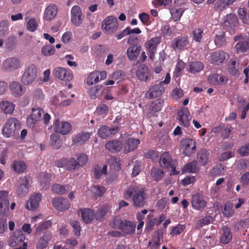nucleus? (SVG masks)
Listing matches in <instances>:
<instances>
[{
    "mask_svg": "<svg viewBox=\"0 0 249 249\" xmlns=\"http://www.w3.org/2000/svg\"><path fill=\"white\" fill-rule=\"evenodd\" d=\"M228 79L222 74L214 73L211 74L208 78V82L213 86L225 85L227 84Z\"/></svg>",
    "mask_w": 249,
    "mask_h": 249,
    "instance_id": "26",
    "label": "nucleus"
},
{
    "mask_svg": "<svg viewBox=\"0 0 249 249\" xmlns=\"http://www.w3.org/2000/svg\"><path fill=\"white\" fill-rule=\"evenodd\" d=\"M15 105L12 102L3 99L0 102V109L6 115H11L15 110Z\"/></svg>",
    "mask_w": 249,
    "mask_h": 249,
    "instance_id": "30",
    "label": "nucleus"
},
{
    "mask_svg": "<svg viewBox=\"0 0 249 249\" xmlns=\"http://www.w3.org/2000/svg\"><path fill=\"white\" fill-rule=\"evenodd\" d=\"M165 91V87L162 83L151 86L146 93L147 97L153 99L160 96Z\"/></svg>",
    "mask_w": 249,
    "mask_h": 249,
    "instance_id": "16",
    "label": "nucleus"
},
{
    "mask_svg": "<svg viewBox=\"0 0 249 249\" xmlns=\"http://www.w3.org/2000/svg\"><path fill=\"white\" fill-rule=\"evenodd\" d=\"M71 129V124L66 122H59L56 124L54 130L57 133L62 135H66L69 133Z\"/></svg>",
    "mask_w": 249,
    "mask_h": 249,
    "instance_id": "32",
    "label": "nucleus"
},
{
    "mask_svg": "<svg viewBox=\"0 0 249 249\" xmlns=\"http://www.w3.org/2000/svg\"><path fill=\"white\" fill-rule=\"evenodd\" d=\"M37 74L36 67L33 64H30L25 69L21 76V82L25 86L32 85L36 81Z\"/></svg>",
    "mask_w": 249,
    "mask_h": 249,
    "instance_id": "4",
    "label": "nucleus"
},
{
    "mask_svg": "<svg viewBox=\"0 0 249 249\" xmlns=\"http://www.w3.org/2000/svg\"><path fill=\"white\" fill-rule=\"evenodd\" d=\"M225 34L224 31H220L215 35L214 42L217 46L220 47L225 43Z\"/></svg>",
    "mask_w": 249,
    "mask_h": 249,
    "instance_id": "50",
    "label": "nucleus"
},
{
    "mask_svg": "<svg viewBox=\"0 0 249 249\" xmlns=\"http://www.w3.org/2000/svg\"><path fill=\"white\" fill-rule=\"evenodd\" d=\"M189 43V41L187 36H180L173 40L171 47L175 51L180 50L187 47Z\"/></svg>",
    "mask_w": 249,
    "mask_h": 249,
    "instance_id": "19",
    "label": "nucleus"
},
{
    "mask_svg": "<svg viewBox=\"0 0 249 249\" xmlns=\"http://www.w3.org/2000/svg\"><path fill=\"white\" fill-rule=\"evenodd\" d=\"M102 28L106 30L108 34H113L115 33L118 27V20L113 16H108L103 21Z\"/></svg>",
    "mask_w": 249,
    "mask_h": 249,
    "instance_id": "8",
    "label": "nucleus"
},
{
    "mask_svg": "<svg viewBox=\"0 0 249 249\" xmlns=\"http://www.w3.org/2000/svg\"><path fill=\"white\" fill-rule=\"evenodd\" d=\"M185 4L181 0H175L174 5L170 9L172 18L175 21H179L185 10Z\"/></svg>",
    "mask_w": 249,
    "mask_h": 249,
    "instance_id": "7",
    "label": "nucleus"
},
{
    "mask_svg": "<svg viewBox=\"0 0 249 249\" xmlns=\"http://www.w3.org/2000/svg\"><path fill=\"white\" fill-rule=\"evenodd\" d=\"M31 179L30 177H24L18 180V186L17 193L18 196H23L26 195L29 192V188L31 185Z\"/></svg>",
    "mask_w": 249,
    "mask_h": 249,
    "instance_id": "12",
    "label": "nucleus"
},
{
    "mask_svg": "<svg viewBox=\"0 0 249 249\" xmlns=\"http://www.w3.org/2000/svg\"><path fill=\"white\" fill-rule=\"evenodd\" d=\"M178 117L180 124L185 127L190 125L192 117L187 108L181 107L178 111Z\"/></svg>",
    "mask_w": 249,
    "mask_h": 249,
    "instance_id": "13",
    "label": "nucleus"
},
{
    "mask_svg": "<svg viewBox=\"0 0 249 249\" xmlns=\"http://www.w3.org/2000/svg\"><path fill=\"white\" fill-rule=\"evenodd\" d=\"M12 169L17 173L24 172L27 168L25 163L21 160H14L12 164Z\"/></svg>",
    "mask_w": 249,
    "mask_h": 249,
    "instance_id": "40",
    "label": "nucleus"
},
{
    "mask_svg": "<svg viewBox=\"0 0 249 249\" xmlns=\"http://www.w3.org/2000/svg\"><path fill=\"white\" fill-rule=\"evenodd\" d=\"M124 150L125 153L134 150L140 143L139 139L128 137L124 139Z\"/></svg>",
    "mask_w": 249,
    "mask_h": 249,
    "instance_id": "27",
    "label": "nucleus"
},
{
    "mask_svg": "<svg viewBox=\"0 0 249 249\" xmlns=\"http://www.w3.org/2000/svg\"><path fill=\"white\" fill-rule=\"evenodd\" d=\"M163 100L158 99L151 103L149 106L150 110L153 113L160 111L163 106Z\"/></svg>",
    "mask_w": 249,
    "mask_h": 249,
    "instance_id": "42",
    "label": "nucleus"
},
{
    "mask_svg": "<svg viewBox=\"0 0 249 249\" xmlns=\"http://www.w3.org/2000/svg\"><path fill=\"white\" fill-rule=\"evenodd\" d=\"M107 74L106 71H94L89 74L88 75L86 84L89 86H91L94 83H97L99 81L104 80L107 78Z\"/></svg>",
    "mask_w": 249,
    "mask_h": 249,
    "instance_id": "15",
    "label": "nucleus"
},
{
    "mask_svg": "<svg viewBox=\"0 0 249 249\" xmlns=\"http://www.w3.org/2000/svg\"><path fill=\"white\" fill-rule=\"evenodd\" d=\"M10 196L7 191H0V215L8 216L10 214L9 211Z\"/></svg>",
    "mask_w": 249,
    "mask_h": 249,
    "instance_id": "6",
    "label": "nucleus"
},
{
    "mask_svg": "<svg viewBox=\"0 0 249 249\" xmlns=\"http://www.w3.org/2000/svg\"><path fill=\"white\" fill-rule=\"evenodd\" d=\"M161 40L160 36H155L151 38L145 43V46L149 53V58L151 60L154 59L157 46L160 43Z\"/></svg>",
    "mask_w": 249,
    "mask_h": 249,
    "instance_id": "10",
    "label": "nucleus"
},
{
    "mask_svg": "<svg viewBox=\"0 0 249 249\" xmlns=\"http://www.w3.org/2000/svg\"><path fill=\"white\" fill-rule=\"evenodd\" d=\"M223 233L221 238V241L224 244H228L231 240L232 234L230 229L227 227H223Z\"/></svg>",
    "mask_w": 249,
    "mask_h": 249,
    "instance_id": "48",
    "label": "nucleus"
},
{
    "mask_svg": "<svg viewBox=\"0 0 249 249\" xmlns=\"http://www.w3.org/2000/svg\"><path fill=\"white\" fill-rule=\"evenodd\" d=\"M25 239V236L21 231H16L9 237L8 243L10 246L14 247L23 242Z\"/></svg>",
    "mask_w": 249,
    "mask_h": 249,
    "instance_id": "17",
    "label": "nucleus"
},
{
    "mask_svg": "<svg viewBox=\"0 0 249 249\" xmlns=\"http://www.w3.org/2000/svg\"><path fill=\"white\" fill-rule=\"evenodd\" d=\"M132 196L133 205L135 207L141 208L145 205L147 195L143 187L135 184L130 185L125 191L124 197L128 199Z\"/></svg>",
    "mask_w": 249,
    "mask_h": 249,
    "instance_id": "1",
    "label": "nucleus"
},
{
    "mask_svg": "<svg viewBox=\"0 0 249 249\" xmlns=\"http://www.w3.org/2000/svg\"><path fill=\"white\" fill-rule=\"evenodd\" d=\"M51 235L49 233H44L41 237H40L36 245L37 249H44L46 248L48 244L49 241L50 240Z\"/></svg>",
    "mask_w": 249,
    "mask_h": 249,
    "instance_id": "37",
    "label": "nucleus"
},
{
    "mask_svg": "<svg viewBox=\"0 0 249 249\" xmlns=\"http://www.w3.org/2000/svg\"><path fill=\"white\" fill-rule=\"evenodd\" d=\"M63 162L64 167L67 170L72 171L80 168L75 158H71L69 160H64Z\"/></svg>",
    "mask_w": 249,
    "mask_h": 249,
    "instance_id": "39",
    "label": "nucleus"
},
{
    "mask_svg": "<svg viewBox=\"0 0 249 249\" xmlns=\"http://www.w3.org/2000/svg\"><path fill=\"white\" fill-rule=\"evenodd\" d=\"M84 16L81 8L78 5H74L71 10V21L76 27L80 26L83 23Z\"/></svg>",
    "mask_w": 249,
    "mask_h": 249,
    "instance_id": "9",
    "label": "nucleus"
},
{
    "mask_svg": "<svg viewBox=\"0 0 249 249\" xmlns=\"http://www.w3.org/2000/svg\"><path fill=\"white\" fill-rule=\"evenodd\" d=\"M196 161H193L186 165L182 169L183 173H195L197 171Z\"/></svg>",
    "mask_w": 249,
    "mask_h": 249,
    "instance_id": "53",
    "label": "nucleus"
},
{
    "mask_svg": "<svg viewBox=\"0 0 249 249\" xmlns=\"http://www.w3.org/2000/svg\"><path fill=\"white\" fill-rule=\"evenodd\" d=\"M238 22V20L236 16L233 14H229L225 18L223 27L226 30L230 32H233Z\"/></svg>",
    "mask_w": 249,
    "mask_h": 249,
    "instance_id": "20",
    "label": "nucleus"
},
{
    "mask_svg": "<svg viewBox=\"0 0 249 249\" xmlns=\"http://www.w3.org/2000/svg\"><path fill=\"white\" fill-rule=\"evenodd\" d=\"M141 51V46L133 45L129 47L127 50V55L129 59L131 61H135L137 59Z\"/></svg>",
    "mask_w": 249,
    "mask_h": 249,
    "instance_id": "34",
    "label": "nucleus"
},
{
    "mask_svg": "<svg viewBox=\"0 0 249 249\" xmlns=\"http://www.w3.org/2000/svg\"><path fill=\"white\" fill-rule=\"evenodd\" d=\"M227 7L228 6L226 5L224 0H218L214 3L213 8L216 11L221 12Z\"/></svg>",
    "mask_w": 249,
    "mask_h": 249,
    "instance_id": "64",
    "label": "nucleus"
},
{
    "mask_svg": "<svg viewBox=\"0 0 249 249\" xmlns=\"http://www.w3.org/2000/svg\"><path fill=\"white\" fill-rule=\"evenodd\" d=\"M52 223L50 220H48L39 224L36 229L35 234L38 235L43 232L45 230L52 226Z\"/></svg>",
    "mask_w": 249,
    "mask_h": 249,
    "instance_id": "44",
    "label": "nucleus"
},
{
    "mask_svg": "<svg viewBox=\"0 0 249 249\" xmlns=\"http://www.w3.org/2000/svg\"><path fill=\"white\" fill-rule=\"evenodd\" d=\"M238 14L244 24L249 25V12L246 8H240L238 10Z\"/></svg>",
    "mask_w": 249,
    "mask_h": 249,
    "instance_id": "46",
    "label": "nucleus"
},
{
    "mask_svg": "<svg viewBox=\"0 0 249 249\" xmlns=\"http://www.w3.org/2000/svg\"><path fill=\"white\" fill-rule=\"evenodd\" d=\"M113 224L115 228L121 230L124 234H132L135 233L136 224L130 221L122 220L117 218L114 219Z\"/></svg>",
    "mask_w": 249,
    "mask_h": 249,
    "instance_id": "5",
    "label": "nucleus"
},
{
    "mask_svg": "<svg viewBox=\"0 0 249 249\" xmlns=\"http://www.w3.org/2000/svg\"><path fill=\"white\" fill-rule=\"evenodd\" d=\"M181 148L183 154L185 156H190L196 149V142L191 139H185L181 142Z\"/></svg>",
    "mask_w": 249,
    "mask_h": 249,
    "instance_id": "14",
    "label": "nucleus"
},
{
    "mask_svg": "<svg viewBox=\"0 0 249 249\" xmlns=\"http://www.w3.org/2000/svg\"><path fill=\"white\" fill-rule=\"evenodd\" d=\"M21 126L20 122L16 118L8 119L2 128V134L6 138H10L18 132Z\"/></svg>",
    "mask_w": 249,
    "mask_h": 249,
    "instance_id": "3",
    "label": "nucleus"
},
{
    "mask_svg": "<svg viewBox=\"0 0 249 249\" xmlns=\"http://www.w3.org/2000/svg\"><path fill=\"white\" fill-rule=\"evenodd\" d=\"M57 13V6L53 4L48 6L44 12L43 18L47 21H50L56 16Z\"/></svg>",
    "mask_w": 249,
    "mask_h": 249,
    "instance_id": "33",
    "label": "nucleus"
},
{
    "mask_svg": "<svg viewBox=\"0 0 249 249\" xmlns=\"http://www.w3.org/2000/svg\"><path fill=\"white\" fill-rule=\"evenodd\" d=\"M90 137V133L89 132H81L76 135L73 139L72 142L76 145H81L87 142Z\"/></svg>",
    "mask_w": 249,
    "mask_h": 249,
    "instance_id": "36",
    "label": "nucleus"
},
{
    "mask_svg": "<svg viewBox=\"0 0 249 249\" xmlns=\"http://www.w3.org/2000/svg\"><path fill=\"white\" fill-rule=\"evenodd\" d=\"M60 136L57 133H53L50 136V143L55 149H58L61 146Z\"/></svg>",
    "mask_w": 249,
    "mask_h": 249,
    "instance_id": "43",
    "label": "nucleus"
},
{
    "mask_svg": "<svg viewBox=\"0 0 249 249\" xmlns=\"http://www.w3.org/2000/svg\"><path fill=\"white\" fill-rule=\"evenodd\" d=\"M162 234L158 232L152 239L149 241L148 246L151 249H157L162 243Z\"/></svg>",
    "mask_w": 249,
    "mask_h": 249,
    "instance_id": "38",
    "label": "nucleus"
},
{
    "mask_svg": "<svg viewBox=\"0 0 249 249\" xmlns=\"http://www.w3.org/2000/svg\"><path fill=\"white\" fill-rule=\"evenodd\" d=\"M102 86L101 85H97L90 89L89 93L91 99H95L100 95L99 90H101Z\"/></svg>",
    "mask_w": 249,
    "mask_h": 249,
    "instance_id": "58",
    "label": "nucleus"
},
{
    "mask_svg": "<svg viewBox=\"0 0 249 249\" xmlns=\"http://www.w3.org/2000/svg\"><path fill=\"white\" fill-rule=\"evenodd\" d=\"M204 68L202 63H190L189 71L192 73L199 72Z\"/></svg>",
    "mask_w": 249,
    "mask_h": 249,
    "instance_id": "61",
    "label": "nucleus"
},
{
    "mask_svg": "<svg viewBox=\"0 0 249 249\" xmlns=\"http://www.w3.org/2000/svg\"><path fill=\"white\" fill-rule=\"evenodd\" d=\"M21 67L20 63H3L2 68L6 71H12Z\"/></svg>",
    "mask_w": 249,
    "mask_h": 249,
    "instance_id": "59",
    "label": "nucleus"
},
{
    "mask_svg": "<svg viewBox=\"0 0 249 249\" xmlns=\"http://www.w3.org/2000/svg\"><path fill=\"white\" fill-rule=\"evenodd\" d=\"M229 55L223 51H217L212 53L208 59L211 62H224L229 59Z\"/></svg>",
    "mask_w": 249,
    "mask_h": 249,
    "instance_id": "24",
    "label": "nucleus"
},
{
    "mask_svg": "<svg viewBox=\"0 0 249 249\" xmlns=\"http://www.w3.org/2000/svg\"><path fill=\"white\" fill-rule=\"evenodd\" d=\"M107 165H104L102 168L101 167L95 168L94 172V176L96 178H99L103 175H105L107 172Z\"/></svg>",
    "mask_w": 249,
    "mask_h": 249,
    "instance_id": "63",
    "label": "nucleus"
},
{
    "mask_svg": "<svg viewBox=\"0 0 249 249\" xmlns=\"http://www.w3.org/2000/svg\"><path fill=\"white\" fill-rule=\"evenodd\" d=\"M238 52L245 53L249 51V40H244L239 41L235 46Z\"/></svg>",
    "mask_w": 249,
    "mask_h": 249,
    "instance_id": "45",
    "label": "nucleus"
},
{
    "mask_svg": "<svg viewBox=\"0 0 249 249\" xmlns=\"http://www.w3.org/2000/svg\"><path fill=\"white\" fill-rule=\"evenodd\" d=\"M75 159L79 167L84 166L89 160L88 156L83 153L76 154Z\"/></svg>",
    "mask_w": 249,
    "mask_h": 249,
    "instance_id": "54",
    "label": "nucleus"
},
{
    "mask_svg": "<svg viewBox=\"0 0 249 249\" xmlns=\"http://www.w3.org/2000/svg\"><path fill=\"white\" fill-rule=\"evenodd\" d=\"M105 147L111 152H119L123 148V142L119 140L109 141L106 143Z\"/></svg>",
    "mask_w": 249,
    "mask_h": 249,
    "instance_id": "31",
    "label": "nucleus"
},
{
    "mask_svg": "<svg viewBox=\"0 0 249 249\" xmlns=\"http://www.w3.org/2000/svg\"><path fill=\"white\" fill-rule=\"evenodd\" d=\"M53 207L59 211H64L70 208V202L66 198L55 197L53 199Z\"/></svg>",
    "mask_w": 249,
    "mask_h": 249,
    "instance_id": "21",
    "label": "nucleus"
},
{
    "mask_svg": "<svg viewBox=\"0 0 249 249\" xmlns=\"http://www.w3.org/2000/svg\"><path fill=\"white\" fill-rule=\"evenodd\" d=\"M43 115L44 123L48 124L51 119L50 115L48 113H44L43 110L40 107H33L31 114L27 119L28 125L32 128L35 127L41 121Z\"/></svg>",
    "mask_w": 249,
    "mask_h": 249,
    "instance_id": "2",
    "label": "nucleus"
},
{
    "mask_svg": "<svg viewBox=\"0 0 249 249\" xmlns=\"http://www.w3.org/2000/svg\"><path fill=\"white\" fill-rule=\"evenodd\" d=\"M174 162L175 161L173 160L169 154L168 152H164L161 155L159 162L162 168L168 169Z\"/></svg>",
    "mask_w": 249,
    "mask_h": 249,
    "instance_id": "35",
    "label": "nucleus"
},
{
    "mask_svg": "<svg viewBox=\"0 0 249 249\" xmlns=\"http://www.w3.org/2000/svg\"><path fill=\"white\" fill-rule=\"evenodd\" d=\"M55 52L54 46L50 44L44 46L41 49V53L44 56H50L54 54Z\"/></svg>",
    "mask_w": 249,
    "mask_h": 249,
    "instance_id": "56",
    "label": "nucleus"
},
{
    "mask_svg": "<svg viewBox=\"0 0 249 249\" xmlns=\"http://www.w3.org/2000/svg\"><path fill=\"white\" fill-rule=\"evenodd\" d=\"M53 191L58 194H64L69 190V187L67 185H61L59 184H55L52 186Z\"/></svg>",
    "mask_w": 249,
    "mask_h": 249,
    "instance_id": "52",
    "label": "nucleus"
},
{
    "mask_svg": "<svg viewBox=\"0 0 249 249\" xmlns=\"http://www.w3.org/2000/svg\"><path fill=\"white\" fill-rule=\"evenodd\" d=\"M33 99L36 102L41 103L45 99V95L41 89L37 88L33 92Z\"/></svg>",
    "mask_w": 249,
    "mask_h": 249,
    "instance_id": "47",
    "label": "nucleus"
},
{
    "mask_svg": "<svg viewBox=\"0 0 249 249\" xmlns=\"http://www.w3.org/2000/svg\"><path fill=\"white\" fill-rule=\"evenodd\" d=\"M136 72L137 77L140 80L147 81L150 79V71L147 67L144 64L140 65Z\"/></svg>",
    "mask_w": 249,
    "mask_h": 249,
    "instance_id": "25",
    "label": "nucleus"
},
{
    "mask_svg": "<svg viewBox=\"0 0 249 249\" xmlns=\"http://www.w3.org/2000/svg\"><path fill=\"white\" fill-rule=\"evenodd\" d=\"M9 89L11 94L15 97L21 96L25 91V88L18 81H12L10 83Z\"/></svg>",
    "mask_w": 249,
    "mask_h": 249,
    "instance_id": "18",
    "label": "nucleus"
},
{
    "mask_svg": "<svg viewBox=\"0 0 249 249\" xmlns=\"http://www.w3.org/2000/svg\"><path fill=\"white\" fill-rule=\"evenodd\" d=\"M108 211L107 206H103L98 210L95 213V218L99 221H101L106 215Z\"/></svg>",
    "mask_w": 249,
    "mask_h": 249,
    "instance_id": "60",
    "label": "nucleus"
},
{
    "mask_svg": "<svg viewBox=\"0 0 249 249\" xmlns=\"http://www.w3.org/2000/svg\"><path fill=\"white\" fill-rule=\"evenodd\" d=\"M203 30L200 28H196L192 31L193 39L197 42H200L203 35Z\"/></svg>",
    "mask_w": 249,
    "mask_h": 249,
    "instance_id": "55",
    "label": "nucleus"
},
{
    "mask_svg": "<svg viewBox=\"0 0 249 249\" xmlns=\"http://www.w3.org/2000/svg\"><path fill=\"white\" fill-rule=\"evenodd\" d=\"M185 225L178 224L172 228L170 232V234L173 236H176L181 233L185 229Z\"/></svg>",
    "mask_w": 249,
    "mask_h": 249,
    "instance_id": "62",
    "label": "nucleus"
},
{
    "mask_svg": "<svg viewBox=\"0 0 249 249\" xmlns=\"http://www.w3.org/2000/svg\"><path fill=\"white\" fill-rule=\"evenodd\" d=\"M53 73L56 78L60 80L70 81L73 78L71 71L65 68L56 67L53 70Z\"/></svg>",
    "mask_w": 249,
    "mask_h": 249,
    "instance_id": "11",
    "label": "nucleus"
},
{
    "mask_svg": "<svg viewBox=\"0 0 249 249\" xmlns=\"http://www.w3.org/2000/svg\"><path fill=\"white\" fill-rule=\"evenodd\" d=\"M159 156L158 152L153 150H148L144 153V157L147 159H150L153 162L158 161Z\"/></svg>",
    "mask_w": 249,
    "mask_h": 249,
    "instance_id": "57",
    "label": "nucleus"
},
{
    "mask_svg": "<svg viewBox=\"0 0 249 249\" xmlns=\"http://www.w3.org/2000/svg\"><path fill=\"white\" fill-rule=\"evenodd\" d=\"M78 214L85 223H89L95 218L94 211L89 208L81 209L79 210Z\"/></svg>",
    "mask_w": 249,
    "mask_h": 249,
    "instance_id": "22",
    "label": "nucleus"
},
{
    "mask_svg": "<svg viewBox=\"0 0 249 249\" xmlns=\"http://www.w3.org/2000/svg\"><path fill=\"white\" fill-rule=\"evenodd\" d=\"M223 214L226 217H231L234 213L233 204L229 202L226 203L222 209Z\"/></svg>",
    "mask_w": 249,
    "mask_h": 249,
    "instance_id": "49",
    "label": "nucleus"
},
{
    "mask_svg": "<svg viewBox=\"0 0 249 249\" xmlns=\"http://www.w3.org/2000/svg\"><path fill=\"white\" fill-rule=\"evenodd\" d=\"M164 175V172L158 168H153L151 171V176L156 181L160 180Z\"/></svg>",
    "mask_w": 249,
    "mask_h": 249,
    "instance_id": "51",
    "label": "nucleus"
},
{
    "mask_svg": "<svg viewBox=\"0 0 249 249\" xmlns=\"http://www.w3.org/2000/svg\"><path fill=\"white\" fill-rule=\"evenodd\" d=\"M197 159L201 165H205L209 160L208 152L205 150H202L198 151L197 154Z\"/></svg>",
    "mask_w": 249,
    "mask_h": 249,
    "instance_id": "41",
    "label": "nucleus"
},
{
    "mask_svg": "<svg viewBox=\"0 0 249 249\" xmlns=\"http://www.w3.org/2000/svg\"><path fill=\"white\" fill-rule=\"evenodd\" d=\"M191 203L192 207L197 210H201L204 209L207 204L202 196L198 194H195L193 196Z\"/></svg>",
    "mask_w": 249,
    "mask_h": 249,
    "instance_id": "28",
    "label": "nucleus"
},
{
    "mask_svg": "<svg viewBox=\"0 0 249 249\" xmlns=\"http://www.w3.org/2000/svg\"><path fill=\"white\" fill-rule=\"evenodd\" d=\"M119 130L118 126L109 127L107 125H103L98 129V133L101 138L105 139L112 134L116 133Z\"/></svg>",
    "mask_w": 249,
    "mask_h": 249,
    "instance_id": "29",
    "label": "nucleus"
},
{
    "mask_svg": "<svg viewBox=\"0 0 249 249\" xmlns=\"http://www.w3.org/2000/svg\"><path fill=\"white\" fill-rule=\"evenodd\" d=\"M41 199V195L39 193L33 194L25 204L26 208L28 210H35L38 208Z\"/></svg>",
    "mask_w": 249,
    "mask_h": 249,
    "instance_id": "23",
    "label": "nucleus"
}]
</instances>
